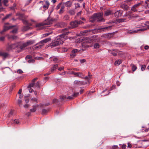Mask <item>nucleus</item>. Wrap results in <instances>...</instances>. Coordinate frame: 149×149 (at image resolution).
Segmentation results:
<instances>
[{
  "label": "nucleus",
  "mask_w": 149,
  "mask_h": 149,
  "mask_svg": "<svg viewBox=\"0 0 149 149\" xmlns=\"http://www.w3.org/2000/svg\"><path fill=\"white\" fill-rule=\"evenodd\" d=\"M62 33L58 36L55 39L54 42L51 44V46L54 47L63 44L64 41L68 38L66 36L69 33L68 28H65L62 29Z\"/></svg>",
  "instance_id": "f257e3e1"
},
{
  "label": "nucleus",
  "mask_w": 149,
  "mask_h": 149,
  "mask_svg": "<svg viewBox=\"0 0 149 149\" xmlns=\"http://www.w3.org/2000/svg\"><path fill=\"white\" fill-rule=\"evenodd\" d=\"M8 50L15 49L18 50V53L21 52L23 50L22 45V42H17L12 44L9 45L8 47Z\"/></svg>",
  "instance_id": "f03ea898"
},
{
  "label": "nucleus",
  "mask_w": 149,
  "mask_h": 149,
  "mask_svg": "<svg viewBox=\"0 0 149 149\" xmlns=\"http://www.w3.org/2000/svg\"><path fill=\"white\" fill-rule=\"evenodd\" d=\"M92 18L95 20H97L99 22L103 21V19L102 17V14L100 13H95L92 17Z\"/></svg>",
  "instance_id": "7ed1b4c3"
},
{
  "label": "nucleus",
  "mask_w": 149,
  "mask_h": 149,
  "mask_svg": "<svg viewBox=\"0 0 149 149\" xmlns=\"http://www.w3.org/2000/svg\"><path fill=\"white\" fill-rule=\"evenodd\" d=\"M15 26L12 25L10 24L8 22L5 23L3 26V30L0 32V33L1 34H3L4 32L12 29Z\"/></svg>",
  "instance_id": "20e7f679"
},
{
  "label": "nucleus",
  "mask_w": 149,
  "mask_h": 149,
  "mask_svg": "<svg viewBox=\"0 0 149 149\" xmlns=\"http://www.w3.org/2000/svg\"><path fill=\"white\" fill-rule=\"evenodd\" d=\"M73 96H68L65 95H62L60 96L59 99L61 101L70 100L73 99Z\"/></svg>",
  "instance_id": "39448f33"
},
{
  "label": "nucleus",
  "mask_w": 149,
  "mask_h": 149,
  "mask_svg": "<svg viewBox=\"0 0 149 149\" xmlns=\"http://www.w3.org/2000/svg\"><path fill=\"white\" fill-rule=\"evenodd\" d=\"M35 42V41L33 40H29L27 41L26 42H22V45L23 49L28 45H31Z\"/></svg>",
  "instance_id": "423d86ee"
},
{
  "label": "nucleus",
  "mask_w": 149,
  "mask_h": 149,
  "mask_svg": "<svg viewBox=\"0 0 149 149\" xmlns=\"http://www.w3.org/2000/svg\"><path fill=\"white\" fill-rule=\"evenodd\" d=\"M53 20L50 18L48 17L47 19L45 20V21L43 22L42 25H48L52 24Z\"/></svg>",
  "instance_id": "0eeeda50"
},
{
  "label": "nucleus",
  "mask_w": 149,
  "mask_h": 149,
  "mask_svg": "<svg viewBox=\"0 0 149 149\" xmlns=\"http://www.w3.org/2000/svg\"><path fill=\"white\" fill-rule=\"evenodd\" d=\"M139 4H136L134 5L131 8V10L134 12H141V11L138 10L137 8L139 6Z\"/></svg>",
  "instance_id": "6e6552de"
},
{
  "label": "nucleus",
  "mask_w": 149,
  "mask_h": 149,
  "mask_svg": "<svg viewBox=\"0 0 149 149\" xmlns=\"http://www.w3.org/2000/svg\"><path fill=\"white\" fill-rule=\"evenodd\" d=\"M124 17H127L128 20L133 18H135L138 17V16L137 15L134 14H126L124 16Z\"/></svg>",
  "instance_id": "1a4fd4ad"
},
{
  "label": "nucleus",
  "mask_w": 149,
  "mask_h": 149,
  "mask_svg": "<svg viewBox=\"0 0 149 149\" xmlns=\"http://www.w3.org/2000/svg\"><path fill=\"white\" fill-rule=\"evenodd\" d=\"M123 11L120 10H117L116 11L114 12V15L116 17H119L122 15Z\"/></svg>",
  "instance_id": "9d476101"
},
{
  "label": "nucleus",
  "mask_w": 149,
  "mask_h": 149,
  "mask_svg": "<svg viewBox=\"0 0 149 149\" xmlns=\"http://www.w3.org/2000/svg\"><path fill=\"white\" fill-rule=\"evenodd\" d=\"M78 21L75 20L72 22L70 23V24L71 25L72 28H75L78 26Z\"/></svg>",
  "instance_id": "9b49d317"
},
{
  "label": "nucleus",
  "mask_w": 149,
  "mask_h": 149,
  "mask_svg": "<svg viewBox=\"0 0 149 149\" xmlns=\"http://www.w3.org/2000/svg\"><path fill=\"white\" fill-rule=\"evenodd\" d=\"M7 36H8V38L9 40H16L18 38L17 36L15 35H8Z\"/></svg>",
  "instance_id": "f8f14e48"
},
{
  "label": "nucleus",
  "mask_w": 149,
  "mask_h": 149,
  "mask_svg": "<svg viewBox=\"0 0 149 149\" xmlns=\"http://www.w3.org/2000/svg\"><path fill=\"white\" fill-rule=\"evenodd\" d=\"M84 74L81 72H76L75 76L81 78L82 79L84 78Z\"/></svg>",
  "instance_id": "ddd939ff"
},
{
  "label": "nucleus",
  "mask_w": 149,
  "mask_h": 149,
  "mask_svg": "<svg viewBox=\"0 0 149 149\" xmlns=\"http://www.w3.org/2000/svg\"><path fill=\"white\" fill-rule=\"evenodd\" d=\"M114 11L112 10H107L104 13V15L106 16H108L113 14Z\"/></svg>",
  "instance_id": "4468645a"
},
{
  "label": "nucleus",
  "mask_w": 149,
  "mask_h": 149,
  "mask_svg": "<svg viewBox=\"0 0 149 149\" xmlns=\"http://www.w3.org/2000/svg\"><path fill=\"white\" fill-rule=\"evenodd\" d=\"M72 3L70 1H67L65 3H63V4L66 7H70L72 6Z\"/></svg>",
  "instance_id": "2eb2a0df"
},
{
  "label": "nucleus",
  "mask_w": 149,
  "mask_h": 149,
  "mask_svg": "<svg viewBox=\"0 0 149 149\" xmlns=\"http://www.w3.org/2000/svg\"><path fill=\"white\" fill-rule=\"evenodd\" d=\"M147 29L146 28L140 29L136 30H134L132 31L133 33H137L138 32H141L142 31H145Z\"/></svg>",
  "instance_id": "dca6fc26"
},
{
  "label": "nucleus",
  "mask_w": 149,
  "mask_h": 149,
  "mask_svg": "<svg viewBox=\"0 0 149 149\" xmlns=\"http://www.w3.org/2000/svg\"><path fill=\"white\" fill-rule=\"evenodd\" d=\"M120 7L125 10H127L129 8L127 4L124 3H123L121 5Z\"/></svg>",
  "instance_id": "f3484780"
},
{
  "label": "nucleus",
  "mask_w": 149,
  "mask_h": 149,
  "mask_svg": "<svg viewBox=\"0 0 149 149\" xmlns=\"http://www.w3.org/2000/svg\"><path fill=\"white\" fill-rule=\"evenodd\" d=\"M77 52V50L76 49H74L73 50L70 54V56L72 58L76 56V53Z\"/></svg>",
  "instance_id": "a211bd4d"
},
{
  "label": "nucleus",
  "mask_w": 149,
  "mask_h": 149,
  "mask_svg": "<svg viewBox=\"0 0 149 149\" xmlns=\"http://www.w3.org/2000/svg\"><path fill=\"white\" fill-rule=\"evenodd\" d=\"M0 55L3 57V58L5 59L8 55V54L7 52H0Z\"/></svg>",
  "instance_id": "6ab92c4d"
},
{
  "label": "nucleus",
  "mask_w": 149,
  "mask_h": 149,
  "mask_svg": "<svg viewBox=\"0 0 149 149\" xmlns=\"http://www.w3.org/2000/svg\"><path fill=\"white\" fill-rule=\"evenodd\" d=\"M38 106V105H33V108L30 109V111L32 113L35 112L36 111V108Z\"/></svg>",
  "instance_id": "aec40b11"
},
{
  "label": "nucleus",
  "mask_w": 149,
  "mask_h": 149,
  "mask_svg": "<svg viewBox=\"0 0 149 149\" xmlns=\"http://www.w3.org/2000/svg\"><path fill=\"white\" fill-rule=\"evenodd\" d=\"M12 13H10L6 15L2 19V21H3L5 20L6 19H8L10 18V17L12 16Z\"/></svg>",
  "instance_id": "412c9836"
},
{
  "label": "nucleus",
  "mask_w": 149,
  "mask_h": 149,
  "mask_svg": "<svg viewBox=\"0 0 149 149\" xmlns=\"http://www.w3.org/2000/svg\"><path fill=\"white\" fill-rule=\"evenodd\" d=\"M45 3L46 4L44 5L42 7L44 9L46 10L48 8L49 4V2L47 1H45Z\"/></svg>",
  "instance_id": "4be33fe9"
},
{
  "label": "nucleus",
  "mask_w": 149,
  "mask_h": 149,
  "mask_svg": "<svg viewBox=\"0 0 149 149\" xmlns=\"http://www.w3.org/2000/svg\"><path fill=\"white\" fill-rule=\"evenodd\" d=\"M93 37L94 36H93V37L91 38L90 39H88L86 42L88 43L93 42H95V39Z\"/></svg>",
  "instance_id": "5701e85b"
},
{
  "label": "nucleus",
  "mask_w": 149,
  "mask_h": 149,
  "mask_svg": "<svg viewBox=\"0 0 149 149\" xmlns=\"http://www.w3.org/2000/svg\"><path fill=\"white\" fill-rule=\"evenodd\" d=\"M15 84H13L10 87V88L9 90V93H10L11 92L13 89L15 88Z\"/></svg>",
  "instance_id": "b1692460"
},
{
  "label": "nucleus",
  "mask_w": 149,
  "mask_h": 149,
  "mask_svg": "<svg viewBox=\"0 0 149 149\" xmlns=\"http://www.w3.org/2000/svg\"><path fill=\"white\" fill-rule=\"evenodd\" d=\"M122 63V61L120 59L118 60L115 61L114 65L116 66H118Z\"/></svg>",
  "instance_id": "393cba45"
},
{
  "label": "nucleus",
  "mask_w": 149,
  "mask_h": 149,
  "mask_svg": "<svg viewBox=\"0 0 149 149\" xmlns=\"http://www.w3.org/2000/svg\"><path fill=\"white\" fill-rule=\"evenodd\" d=\"M52 32H53L52 31H50V32H47L45 34H43L42 35V37L44 38V37H45L46 36H47L50 35V34H51L52 33Z\"/></svg>",
  "instance_id": "a878e982"
},
{
  "label": "nucleus",
  "mask_w": 149,
  "mask_h": 149,
  "mask_svg": "<svg viewBox=\"0 0 149 149\" xmlns=\"http://www.w3.org/2000/svg\"><path fill=\"white\" fill-rule=\"evenodd\" d=\"M128 20V19L127 17H126L125 18H123V19H118V21L119 22H126Z\"/></svg>",
  "instance_id": "bb28decb"
},
{
  "label": "nucleus",
  "mask_w": 149,
  "mask_h": 149,
  "mask_svg": "<svg viewBox=\"0 0 149 149\" xmlns=\"http://www.w3.org/2000/svg\"><path fill=\"white\" fill-rule=\"evenodd\" d=\"M27 25L24 26L23 29V30L24 31H26L29 30L30 28V26L31 25Z\"/></svg>",
  "instance_id": "cd10ccee"
},
{
  "label": "nucleus",
  "mask_w": 149,
  "mask_h": 149,
  "mask_svg": "<svg viewBox=\"0 0 149 149\" xmlns=\"http://www.w3.org/2000/svg\"><path fill=\"white\" fill-rule=\"evenodd\" d=\"M50 59L51 61H53L55 62H57L58 60V59L56 57L54 56L51 57Z\"/></svg>",
  "instance_id": "c85d7f7f"
},
{
  "label": "nucleus",
  "mask_w": 149,
  "mask_h": 149,
  "mask_svg": "<svg viewBox=\"0 0 149 149\" xmlns=\"http://www.w3.org/2000/svg\"><path fill=\"white\" fill-rule=\"evenodd\" d=\"M22 21L23 23L25 24L29 25H32L31 23H29L27 20L24 19H22Z\"/></svg>",
  "instance_id": "c756f323"
},
{
  "label": "nucleus",
  "mask_w": 149,
  "mask_h": 149,
  "mask_svg": "<svg viewBox=\"0 0 149 149\" xmlns=\"http://www.w3.org/2000/svg\"><path fill=\"white\" fill-rule=\"evenodd\" d=\"M58 66V64H55L54 65L53 67L52 68L51 70V72H53L54 70H56V69L57 68Z\"/></svg>",
  "instance_id": "7c9ffc66"
},
{
  "label": "nucleus",
  "mask_w": 149,
  "mask_h": 149,
  "mask_svg": "<svg viewBox=\"0 0 149 149\" xmlns=\"http://www.w3.org/2000/svg\"><path fill=\"white\" fill-rule=\"evenodd\" d=\"M69 13L71 15H74L75 14V11L74 10H70L69 11Z\"/></svg>",
  "instance_id": "2f4dec72"
},
{
  "label": "nucleus",
  "mask_w": 149,
  "mask_h": 149,
  "mask_svg": "<svg viewBox=\"0 0 149 149\" xmlns=\"http://www.w3.org/2000/svg\"><path fill=\"white\" fill-rule=\"evenodd\" d=\"M112 28V26H108L103 27L102 28V29L103 31H104V30H110Z\"/></svg>",
  "instance_id": "473e14b6"
},
{
  "label": "nucleus",
  "mask_w": 149,
  "mask_h": 149,
  "mask_svg": "<svg viewBox=\"0 0 149 149\" xmlns=\"http://www.w3.org/2000/svg\"><path fill=\"white\" fill-rule=\"evenodd\" d=\"M51 40V38H46L44 40H43V41L45 43H46L47 42Z\"/></svg>",
  "instance_id": "72a5a7b5"
},
{
  "label": "nucleus",
  "mask_w": 149,
  "mask_h": 149,
  "mask_svg": "<svg viewBox=\"0 0 149 149\" xmlns=\"http://www.w3.org/2000/svg\"><path fill=\"white\" fill-rule=\"evenodd\" d=\"M137 69V67L136 66L134 65H132V70L134 72Z\"/></svg>",
  "instance_id": "f704fd0d"
},
{
  "label": "nucleus",
  "mask_w": 149,
  "mask_h": 149,
  "mask_svg": "<svg viewBox=\"0 0 149 149\" xmlns=\"http://www.w3.org/2000/svg\"><path fill=\"white\" fill-rule=\"evenodd\" d=\"M34 84H35L34 83L31 82V83H30L29 84V85L28 87V88H31V87H33L34 86Z\"/></svg>",
  "instance_id": "c9c22d12"
},
{
  "label": "nucleus",
  "mask_w": 149,
  "mask_h": 149,
  "mask_svg": "<svg viewBox=\"0 0 149 149\" xmlns=\"http://www.w3.org/2000/svg\"><path fill=\"white\" fill-rule=\"evenodd\" d=\"M94 47L95 49L98 48L100 47V45L98 43H96L94 45Z\"/></svg>",
  "instance_id": "e433bc0d"
},
{
  "label": "nucleus",
  "mask_w": 149,
  "mask_h": 149,
  "mask_svg": "<svg viewBox=\"0 0 149 149\" xmlns=\"http://www.w3.org/2000/svg\"><path fill=\"white\" fill-rule=\"evenodd\" d=\"M111 33H108L107 34H105V36H104L106 38H109L111 37Z\"/></svg>",
  "instance_id": "4c0bfd02"
},
{
  "label": "nucleus",
  "mask_w": 149,
  "mask_h": 149,
  "mask_svg": "<svg viewBox=\"0 0 149 149\" xmlns=\"http://www.w3.org/2000/svg\"><path fill=\"white\" fill-rule=\"evenodd\" d=\"M17 29L16 28H15L13 29V30L10 31V33H17Z\"/></svg>",
  "instance_id": "58836bf2"
},
{
  "label": "nucleus",
  "mask_w": 149,
  "mask_h": 149,
  "mask_svg": "<svg viewBox=\"0 0 149 149\" xmlns=\"http://www.w3.org/2000/svg\"><path fill=\"white\" fill-rule=\"evenodd\" d=\"M62 2L60 3L56 6V9L57 10L59 9L61 7V6L62 5Z\"/></svg>",
  "instance_id": "ea45409f"
},
{
  "label": "nucleus",
  "mask_w": 149,
  "mask_h": 149,
  "mask_svg": "<svg viewBox=\"0 0 149 149\" xmlns=\"http://www.w3.org/2000/svg\"><path fill=\"white\" fill-rule=\"evenodd\" d=\"M44 43H44V42L43 40L41 41H40L39 42L37 43V44H36V45H40V44H41V45H41V46H42L43 44Z\"/></svg>",
  "instance_id": "a19ab883"
},
{
  "label": "nucleus",
  "mask_w": 149,
  "mask_h": 149,
  "mask_svg": "<svg viewBox=\"0 0 149 149\" xmlns=\"http://www.w3.org/2000/svg\"><path fill=\"white\" fill-rule=\"evenodd\" d=\"M40 83L39 81L37 82L36 84H35V86L36 87H37L38 88H40Z\"/></svg>",
  "instance_id": "79ce46f5"
},
{
  "label": "nucleus",
  "mask_w": 149,
  "mask_h": 149,
  "mask_svg": "<svg viewBox=\"0 0 149 149\" xmlns=\"http://www.w3.org/2000/svg\"><path fill=\"white\" fill-rule=\"evenodd\" d=\"M146 67V65H142L141 67V70L142 71H143L145 70Z\"/></svg>",
  "instance_id": "37998d69"
},
{
  "label": "nucleus",
  "mask_w": 149,
  "mask_h": 149,
  "mask_svg": "<svg viewBox=\"0 0 149 149\" xmlns=\"http://www.w3.org/2000/svg\"><path fill=\"white\" fill-rule=\"evenodd\" d=\"M69 16L68 15H65L64 16V17H63V19L65 20H68L69 19Z\"/></svg>",
  "instance_id": "c03bdc74"
},
{
  "label": "nucleus",
  "mask_w": 149,
  "mask_h": 149,
  "mask_svg": "<svg viewBox=\"0 0 149 149\" xmlns=\"http://www.w3.org/2000/svg\"><path fill=\"white\" fill-rule=\"evenodd\" d=\"M13 111L12 110H11L9 113L8 116L9 117L12 116L13 114Z\"/></svg>",
  "instance_id": "a18cd8bd"
},
{
  "label": "nucleus",
  "mask_w": 149,
  "mask_h": 149,
  "mask_svg": "<svg viewBox=\"0 0 149 149\" xmlns=\"http://www.w3.org/2000/svg\"><path fill=\"white\" fill-rule=\"evenodd\" d=\"M18 104L19 106L20 107L22 106V101L21 100H18Z\"/></svg>",
  "instance_id": "49530a36"
},
{
  "label": "nucleus",
  "mask_w": 149,
  "mask_h": 149,
  "mask_svg": "<svg viewBox=\"0 0 149 149\" xmlns=\"http://www.w3.org/2000/svg\"><path fill=\"white\" fill-rule=\"evenodd\" d=\"M111 52V53L112 54L113 56H116L117 55V53L113 52V51H111V50H110Z\"/></svg>",
  "instance_id": "de8ad7c7"
},
{
  "label": "nucleus",
  "mask_w": 149,
  "mask_h": 149,
  "mask_svg": "<svg viewBox=\"0 0 149 149\" xmlns=\"http://www.w3.org/2000/svg\"><path fill=\"white\" fill-rule=\"evenodd\" d=\"M79 95V93L77 92L76 93H74L73 95H72V96H73V97H76L77 96Z\"/></svg>",
  "instance_id": "09e8293b"
},
{
  "label": "nucleus",
  "mask_w": 149,
  "mask_h": 149,
  "mask_svg": "<svg viewBox=\"0 0 149 149\" xmlns=\"http://www.w3.org/2000/svg\"><path fill=\"white\" fill-rule=\"evenodd\" d=\"M8 2V0H3V2L4 4V5L6 6H7L6 4Z\"/></svg>",
  "instance_id": "8fccbe9b"
},
{
  "label": "nucleus",
  "mask_w": 149,
  "mask_h": 149,
  "mask_svg": "<svg viewBox=\"0 0 149 149\" xmlns=\"http://www.w3.org/2000/svg\"><path fill=\"white\" fill-rule=\"evenodd\" d=\"M32 56L31 55H28L26 56L25 57V59H31L32 58Z\"/></svg>",
  "instance_id": "3c124183"
},
{
  "label": "nucleus",
  "mask_w": 149,
  "mask_h": 149,
  "mask_svg": "<svg viewBox=\"0 0 149 149\" xmlns=\"http://www.w3.org/2000/svg\"><path fill=\"white\" fill-rule=\"evenodd\" d=\"M145 3L146 4V8H148V6H149V3H148V1L146 0L145 1Z\"/></svg>",
  "instance_id": "603ef678"
},
{
  "label": "nucleus",
  "mask_w": 149,
  "mask_h": 149,
  "mask_svg": "<svg viewBox=\"0 0 149 149\" xmlns=\"http://www.w3.org/2000/svg\"><path fill=\"white\" fill-rule=\"evenodd\" d=\"M42 46L41 45H39L38 46H36L34 48L35 49H40L41 47Z\"/></svg>",
  "instance_id": "864d4df0"
},
{
  "label": "nucleus",
  "mask_w": 149,
  "mask_h": 149,
  "mask_svg": "<svg viewBox=\"0 0 149 149\" xmlns=\"http://www.w3.org/2000/svg\"><path fill=\"white\" fill-rule=\"evenodd\" d=\"M16 15L18 16L19 17H23L24 15L23 14L20 13H17L16 14Z\"/></svg>",
  "instance_id": "5fc2aeb1"
},
{
  "label": "nucleus",
  "mask_w": 149,
  "mask_h": 149,
  "mask_svg": "<svg viewBox=\"0 0 149 149\" xmlns=\"http://www.w3.org/2000/svg\"><path fill=\"white\" fill-rule=\"evenodd\" d=\"M116 88V86L114 85H113L112 87L110 88V90L111 91L113 89H114Z\"/></svg>",
  "instance_id": "6e6d98bb"
},
{
  "label": "nucleus",
  "mask_w": 149,
  "mask_h": 149,
  "mask_svg": "<svg viewBox=\"0 0 149 149\" xmlns=\"http://www.w3.org/2000/svg\"><path fill=\"white\" fill-rule=\"evenodd\" d=\"M14 122L15 123L18 124L19 123V121L18 119H15L14 120Z\"/></svg>",
  "instance_id": "4d7b16f0"
},
{
  "label": "nucleus",
  "mask_w": 149,
  "mask_h": 149,
  "mask_svg": "<svg viewBox=\"0 0 149 149\" xmlns=\"http://www.w3.org/2000/svg\"><path fill=\"white\" fill-rule=\"evenodd\" d=\"M64 10L62 9H60V10H59V14H62L63 12H64Z\"/></svg>",
  "instance_id": "13d9d810"
},
{
  "label": "nucleus",
  "mask_w": 149,
  "mask_h": 149,
  "mask_svg": "<svg viewBox=\"0 0 149 149\" xmlns=\"http://www.w3.org/2000/svg\"><path fill=\"white\" fill-rule=\"evenodd\" d=\"M34 61V60L33 59H30L28 61V62L29 63H33Z\"/></svg>",
  "instance_id": "bf43d9fd"
},
{
  "label": "nucleus",
  "mask_w": 149,
  "mask_h": 149,
  "mask_svg": "<svg viewBox=\"0 0 149 149\" xmlns=\"http://www.w3.org/2000/svg\"><path fill=\"white\" fill-rule=\"evenodd\" d=\"M47 112V111L45 109H43L42 110V114H45Z\"/></svg>",
  "instance_id": "052dcab7"
},
{
  "label": "nucleus",
  "mask_w": 149,
  "mask_h": 149,
  "mask_svg": "<svg viewBox=\"0 0 149 149\" xmlns=\"http://www.w3.org/2000/svg\"><path fill=\"white\" fill-rule=\"evenodd\" d=\"M17 72L18 73L21 74L23 72V71L21 69H19L17 70Z\"/></svg>",
  "instance_id": "680f3d73"
},
{
  "label": "nucleus",
  "mask_w": 149,
  "mask_h": 149,
  "mask_svg": "<svg viewBox=\"0 0 149 149\" xmlns=\"http://www.w3.org/2000/svg\"><path fill=\"white\" fill-rule=\"evenodd\" d=\"M80 61L81 63H83L86 62V60L84 59H81L80 60Z\"/></svg>",
  "instance_id": "e2e57ef3"
},
{
  "label": "nucleus",
  "mask_w": 149,
  "mask_h": 149,
  "mask_svg": "<svg viewBox=\"0 0 149 149\" xmlns=\"http://www.w3.org/2000/svg\"><path fill=\"white\" fill-rule=\"evenodd\" d=\"M31 113L30 111L26 113V115L27 116H30L31 115Z\"/></svg>",
  "instance_id": "0e129e2a"
},
{
  "label": "nucleus",
  "mask_w": 149,
  "mask_h": 149,
  "mask_svg": "<svg viewBox=\"0 0 149 149\" xmlns=\"http://www.w3.org/2000/svg\"><path fill=\"white\" fill-rule=\"evenodd\" d=\"M126 145H125V144H123L122 147H121V148H122V149H125L126 148Z\"/></svg>",
  "instance_id": "69168bd1"
},
{
  "label": "nucleus",
  "mask_w": 149,
  "mask_h": 149,
  "mask_svg": "<svg viewBox=\"0 0 149 149\" xmlns=\"http://www.w3.org/2000/svg\"><path fill=\"white\" fill-rule=\"evenodd\" d=\"M58 100L57 99H54L53 100V103H56L58 102Z\"/></svg>",
  "instance_id": "338daca9"
},
{
  "label": "nucleus",
  "mask_w": 149,
  "mask_h": 149,
  "mask_svg": "<svg viewBox=\"0 0 149 149\" xmlns=\"http://www.w3.org/2000/svg\"><path fill=\"white\" fill-rule=\"evenodd\" d=\"M5 38V37L4 36L1 37L0 38V40L1 41H3Z\"/></svg>",
  "instance_id": "774afa93"
}]
</instances>
